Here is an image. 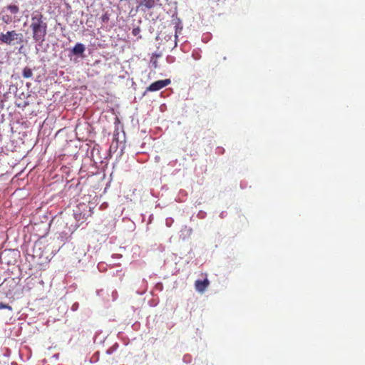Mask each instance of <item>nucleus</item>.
<instances>
[{"label": "nucleus", "mask_w": 365, "mask_h": 365, "mask_svg": "<svg viewBox=\"0 0 365 365\" xmlns=\"http://www.w3.org/2000/svg\"><path fill=\"white\" fill-rule=\"evenodd\" d=\"M30 28L32 37L36 42H43L47 34V24L40 12H34L31 15Z\"/></svg>", "instance_id": "f257e3e1"}, {"label": "nucleus", "mask_w": 365, "mask_h": 365, "mask_svg": "<svg viewBox=\"0 0 365 365\" xmlns=\"http://www.w3.org/2000/svg\"><path fill=\"white\" fill-rule=\"evenodd\" d=\"M0 41L6 45L21 44L24 42V35L15 30L9 31L6 33L0 34Z\"/></svg>", "instance_id": "f03ea898"}, {"label": "nucleus", "mask_w": 365, "mask_h": 365, "mask_svg": "<svg viewBox=\"0 0 365 365\" xmlns=\"http://www.w3.org/2000/svg\"><path fill=\"white\" fill-rule=\"evenodd\" d=\"M170 79L159 80L151 83L147 88L145 92H155L160 91L164 87L170 84Z\"/></svg>", "instance_id": "7ed1b4c3"}, {"label": "nucleus", "mask_w": 365, "mask_h": 365, "mask_svg": "<svg viewBox=\"0 0 365 365\" xmlns=\"http://www.w3.org/2000/svg\"><path fill=\"white\" fill-rule=\"evenodd\" d=\"M159 0H136L137 9L143 11L153 9Z\"/></svg>", "instance_id": "20e7f679"}, {"label": "nucleus", "mask_w": 365, "mask_h": 365, "mask_svg": "<svg viewBox=\"0 0 365 365\" xmlns=\"http://www.w3.org/2000/svg\"><path fill=\"white\" fill-rule=\"evenodd\" d=\"M210 282L207 279L204 280H196L195 282V287L197 292L203 293L205 289L208 287Z\"/></svg>", "instance_id": "39448f33"}, {"label": "nucleus", "mask_w": 365, "mask_h": 365, "mask_svg": "<svg viewBox=\"0 0 365 365\" xmlns=\"http://www.w3.org/2000/svg\"><path fill=\"white\" fill-rule=\"evenodd\" d=\"M85 51V46L81 43H78L73 48V53L75 55L82 54Z\"/></svg>", "instance_id": "423d86ee"}, {"label": "nucleus", "mask_w": 365, "mask_h": 365, "mask_svg": "<svg viewBox=\"0 0 365 365\" xmlns=\"http://www.w3.org/2000/svg\"><path fill=\"white\" fill-rule=\"evenodd\" d=\"M22 75L25 78H31L33 76L32 70L28 67H26L23 70Z\"/></svg>", "instance_id": "0eeeda50"}, {"label": "nucleus", "mask_w": 365, "mask_h": 365, "mask_svg": "<svg viewBox=\"0 0 365 365\" xmlns=\"http://www.w3.org/2000/svg\"><path fill=\"white\" fill-rule=\"evenodd\" d=\"M6 8L11 14H16L19 11V9L16 5H9Z\"/></svg>", "instance_id": "6e6552de"}, {"label": "nucleus", "mask_w": 365, "mask_h": 365, "mask_svg": "<svg viewBox=\"0 0 365 365\" xmlns=\"http://www.w3.org/2000/svg\"><path fill=\"white\" fill-rule=\"evenodd\" d=\"M102 22L107 23L110 19V15L106 12L101 17Z\"/></svg>", "instance_id": "1a4fd4ad"}, {"label": "nucleus", "mask_w": 365, "mask_h": 365, "mask_svg": "<svg viewBox=\"0 0 365 365\" xmlns=\"http://www.w3.org/2000/svg\"><path fill=\"white\" fill-rule=\"evenodd\" d=\"M2 21L5 22L6 24H9L11 22L12 19L10 16L6 15L2 16Z\"/></svg>", "instance_id": "9d476101"}, {"label": "nucleus", "mask_w": 365, "mask_h": 365, "mask_svg": "<svg viewBox=\"0 0 365 365\" xmlns=\"http://www.w3.org/2000/svg\"><path fill=\"white\" fill-rule=\"evenodd\" d=\"M8 309L9 310H11V307L9 304H4L2 302L0 303V309Z\"/></svg>", "instance_id": "9b49d317"}, {"label": "nucleus", "mask_w": 365, "mask_h": 365, "mask_svg": "<svg viewBox=\"0 0 365 365\" xmlns=\"http://www.w3.org/2000/svg\"><path fill=\"white\" fill-rule=\"evenodd\" d=\"M140 29L139 27L135 28L132 31V34L133 36L138 35L140 34Z\"/></svg>", "instance_id": "f8f14e48"}, {"label": "nucleus", "mask_w": 365, "mask_h": 365, "mask_svg": "<svg viewBox=\"0 0 365 365\" xmlns=\"http://www.w3.org/2000/svg\"><path fill=\"white\" fill-rule=\"evenodd\" d=\"M76 308V306H75V304L72 305V309L73 310H75Z\"/></svg>", "instance_id": "ddd939ff"}, {"label": "nucleus", "mask_w": 365, "mask_h": 365, "mask_svg": "<svg viewBox=\"0 0 365 365\" xmlns=\"http://www.w3.org/2000/svg\"><path fill=\"white\" fill-rule=\"evenodd\" d=\"M76 308V306H75V304L72 305V309L73 310H75Z\"/></svg>", "instance_id": "4468645a"}, {"label": "nucleus", "mask_w": 365, "mask_h": 365, "mask_svg": "<svg viewBox=\"0 0 365 365\" xmlns=\"http://www.w3.org/2000/svg\"><path fill=\"white\" fill-rule=\"evenodd\" d=\"M6 281V279H4L3 282L0 284V286H1Z\"/></svg>", "instance_id": "2eb2a0df"}]
</instances>
